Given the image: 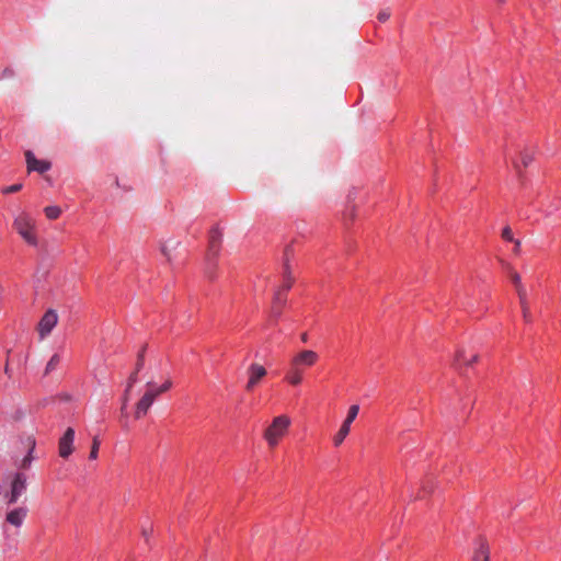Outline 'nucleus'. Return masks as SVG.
Returning a JSON list of instances; mask_svg holds the SVG:
<instances>
[{
  "label": "nucleus",
  "instance_id": "43",
  "mask_svg": "<svg viewBox=\"0 0 561 561\" xmlns=\"http://www.w3.org/2000/svg\"><path fill=\"white\" fill-rule=\"evenodd\" d=\"M34 446H35V443H34V442H32V447H31V450L28 451V455H27V456H31V453H32V450H33Z\"/></svg>",
  "mask_w": 561,
  "mask_h": 561
},
{
  "label": "nucleus",
  "instance_id": "22",
  "mask_svg": "<svg viewBox=\"0 0 561 561\" xmlns=\"http://www.w3.org/2000/svg\"><path fill=\"white\" fill-rule=\"evenodd\" d=\"M358 412H359V407L357 404L351 405L348 409V412H347V416L344 420V423L351 425L354 422V420L356 419Z\"/></svg>",
  "mask_w": 561,
  "mask_h": 561
},
{
  "label": "nucleus",
  "instance_id": "41",
  "mask_svg": "<svg viewBox=\"0 0 561 561\" xmlns=\"http://www.w3.org/2000/svg\"><path fill=\"white\" fill-rule=\"evenodd\" d=\"M345 216H350L351 218L354 217V208L350 210V213H346Z\"/></svg>",
  "mask_w": 561,
  "mask_h": 561
},
{
  "label": "nucleus",
  "instance_id": "9",
  "mask_svg": "<svg viewBox=\"0 0 561 561\" xmlns=\"http://www.w3.org/2000/svg\"><path fill=\"white\" fill-rule=\"evenodd\" d=\"M25 160L27 164V171H36L38 173H45L50 169V162L45 160H37L34 153L30 150L25 152Z\"/></svg>",
  "mask_w": 561,
  "mask_h": 561
},
{
  "label": "nucleus",
  "instance_id": "18",
  "mask_svg": "<svg viewBox=\"0 0 561 561\" xmlns=\"http://www.w3.org/2000/svg\"><path fill=\"white\" fill-rule=\"evenodd\" d=\"M293 283H294V278L291 276L290 266H289L288 262L286 261L284 263V284L279 289L283 293L287 291L291 288Z\"/></svg>",
  "mask_w": 561,
  "mask_h": 561
},
{
  "label": "nucleus",
  "instance_id": "23",
  "mask_svg": "<svg viewBox=\"0 0 561 561\" xmlns=\"http://www.w3.org/2000/svg\"><path fill=\"white\" fill-rule=\"evenodd\" d=\"M146 389L150 391L156 398L163 393L162 390H160V387H158L152 380L146 383Z\"/></svg>",
  "mask_w": 561,
  "mask_h": 561
},
{
  "label": "nucleus",
  "instance_id": "42",
  "mask_svg": "<svg viewBox=\"0 0 561 561\" xmlns=\"http://www.w3.org/2000/svg\"><path fill=\"white\" fill-rule=\"evenodd\" d=\"M4 373H5L8 376H11V374H10V368H9L8 364H7V365H5V367H4Z\"/></svg>",
  "mask_w": 561,
  "mask_h": 561
},
{
  "label": "nucleus",
  "instance_id": "30",
  "mask_svg": "<svg viewBox=\"0 0 561 561\" xmlns=\"http://www.w3.org/2000/svg\"><path fill=\"white\" fill-rule=\"evenodd\" d=\"M522 312H523L524 320L526 322H530L531 321L530 308L529 307L522 308Z\"/></svg>",
  "mask_w": 561,
  "mask_h": 561
},
{
  "label": "nucleus",
  "instance_id": "3",
  "mask_svg": "<svg viewBox=\"0 0 561 561\" xmlns=\"http://www.w3.org/2000/svg\"><path fill=\"white\" fill-rule=\"evenodd\" d=\"M35 219L28 214L22 213L15 217L13 227L23 240L30 245H37V237L35 233Z\"/></svg>",
  "mask_w": 561,
  "mask_h": 561
},
{
  "label": "nucleus",
  "instance_id": "7",
  "mask_svg": "<svg viewBox=\"0 0 561 561\" xmlns=\"http://www.w3.org/2000/svg\"><path fill=\"white\" fill-rule=\"evenodd\" d=\"M247 374H248L249 378H248V382L245 385V390L251 391L267 375V370L261 364L252 363L249 366Z\"/></svg>",
  "mask_w": 561,
  "mask_h": 561
},
{
  "label": "nucleus",
  "instance_id": "26",
  "mask_svg": "<svg viewBox=\"0 0 561 561\" xmlns=\"http://www.w3.org/2000/svg\"><path fill=\"white\" fill-rule=\"evenodd\" d=\"M510 277H511L512 282L514 283L515 287L523 285L520 276L517 272L510 270Z\"/></svg>",
  "mask_w": 561,
  "mask_h": 561
},
{
  "label": "nucleus",
  "instance_id": "44",
  "mask_svg": "<svg viewBox=\"0 0 561 561\" xmlns=\"http://www.w3.org/2000/svg\"><path fill=\"white\" fill-rule=\"evenodd\" d=\"M500 2H504L505 0H499Z\"/></svg>",
  "mask_w": 561,
  "mask_h": 561
},
{
  "label": "nucleus",
  "instance_id": "31",
  "mask_svg": "<svg viewBox=\"0 0 561 561\" xmlns=\"http://www.w3.org/2000/svg\"><path fill=\"white\" fill-rule=\"evenodd\" d=\"M160 387V390H162V392H167L169 389H171L172 387V380L170 378H168Z\"/></svg>",
  "mask_w": 561,
  "mask_h": 561
},
{
  "label": "nucleus",
  "instance_id": "10",
  "mask_svg": "<svg viewBox=\"0 0 561 561\" xmlns=\"http://www.w3.org/2000/svg\"><path fill=\"white\" fill-rule=\"evenodd\" d=\"M75 431L68 427L59 439V456H70L73 451Z\"/></svg>",
  "mask_w": 561,
  "mask_h": 561
},
{
  "label": "nucleus",
  "instance_id": "36",
  "mask_svg": "<svg viewBox=\"0 0 561 561\" xmlns=\"http://www.w3.org/2000/svg\"><path fill=\"white\" fill-rule=\"evenodd\" d=\"M144 396H146L152 403L156 400V397H153V394L150 391H148L147 389H146Z\"/></svg>",
  "mask_w": 561,
  "mask_h": 561
},
{
  "label": "nucleus",
  "instance_id": "15",
  "mask_svg": "<svg viewBox=\"0 0 561 561\" xmlns=\"http://www.w3.org/2000/svg\"><path fill=\"white\" fill-rule=\"evenodd\" d=\"M151 405L152 402L146 396L142 394V397L136 403L135 417L141 419L142 416H145L148 413Z\"/></svg>",
  "mask_w": 561,
  "mask_h": 561
},
{
  "label": "nucleus",
  "instance_id": "29",
  "mask_svg": "<svg viewBox=\"0 0 561 561\" xmlns=\"http://www.w3.org/2000/svg\"><path fill=\"white\" fill-rule=\"evenodd\" d=\"M502 238L506 241L513 242L515 239L513 238L512 230L510 227H505L502 231Z\"/></svg>",
  "mask_w": 561,
  "mask_h": 561
},
{
  "label": "nucleus",
  "instance_id": "38",
  "mask_svg": "<svg viewBox=\"0 0 561 561\" xmlns=\"http://www.w3.org/2000/svg\"><path fill=\"white\" fill-rule=\"evenodd\" d=\"M3 76H5V77H11V76H13V70H11V69H5V70L3 71Z\"/></svg>",
  "mask_w": 561,
  "mask_h": 561
},
{
  "label": "nucleus",
  "instance_id": "27",
  "mask_svg": "<svg viewBox=\"0 0 561 561\" xmlns=\"http://www.w3.org/2000/svg\"><path fill=\"white\" fill-rule=\"evenodd\" d=\"M100 450V440L94 437L91 445V450L89 456H96Z\"/></svg>",
  "mask_w": 561,
  "mask_h": 561
},
{
  "label": "nucleus",
  "instance_id": "20",
  "mask_svg": "<svg viewBox=\"0 0 561 561\" xmlns=\"http://www.w3.org/2000/svg\"><path fill=\"white\" fill-rule=\"evenodd\" d=\"M60 360H61L60 355L54 354L46 365L45 374L48 375L51 371H54L57 368V366L60 364Z\"/></svg>",
  "mask_w": 561,
  "mask_h": 561
},
{
  "label": "nucleus",
  "instance_id": "40",
  "mask_svg": "<svg viewBox=\"0 0 561 561\" xmlns=\"http://www.w3.org/2000/svg\"><path fill=\"white\" fill-rule=\"evenodd\" d=\"M300 339H301L302 342L306 343L308 341V334L307 333H302Z\"/></svg>",
  "mask_w": 561,
  "mask_h": 561
},
{
  "label": "nucleus",
  "instance_id": "5",
  "mask_svg": "<svg viewBox=\"0 0 561 561\" xmlns=\"http://www.w3.org/2000/svg\"><path fill=\"white\" fill-rule=\"evenodd\" d=\"M27 477L22 472H16L11 481L10 492L5 495L8 504H14L26 491Z\"/></svg>",
  "mask_w": 561,
  "mask_h": 561
},
{
  "label": "nucleus",
  "instance_id": "24",
  "mask_svg": "<svg viewBox=\"0 0 561 561\" xmlns=\"http://www.w3.org/2000/svg\"><path fill=\"white\" fill-rule=\"evenodd\" d=\"M22 187H23L22 183H16V184L3 187L1 192L3 194H12V193H16V192L21 191Z\"/></svg>",
  "mask_w": 561,
  "mask_h": 561
},
{
  "label": "nucleus",
  "instance_id": "8",
  "mask_svg": "<svg viewBox=\"0 0 561 561\" xmlns=\"http://www.w3.org/2000/svg\"><path fill=\"white\" fill-rule=\"evenodd\" d=\"M146 350H147V345H144L141 347V350L139 351V353L137 355V362H136V365H135V370L128 377L127 387H126V390H125V399H124L125 402L127 401V393L129 392V390L133 388V386L138 380V373L144 368Z\"/></svg>",
  "mask_w": 561,
  "mask_h": 561
},
{
  "label": "nucleus",
  "instance_id": "25",
  "mask_svg": "<svg viewBox=\"0 0 561 561\" xmlns=\"http://www.w3.org/2000/svg\"><path fill=\"white\" fill-rule=\"evenodd\" d=\"M520 158H522V165L524 168H527L531 163V161L534 160L533 154L529 153V152H526V151L522 152V157Z\"/></svg>",
  "mask_w": 561,
  "mask_h": 561
},
{
  "label": "nucleus",
  "instance_id": "13",
  "mask_svg": "<svg viewBox=\"0 0 561 561\" xmlns=\"http://www.w3.org/2000/svg\"><path fill=\"white\" fill-rule=\"evenodd\" d=\"M479 356L477 354H472L470 357L466 355V351L460 348L456 352L454 358V366L459 368L462 365L470 366L478 362Z\"/></svg>",
  "mask_w": 561,
  "mask_h": 561
},
{
  "label": "nucleus",
  "instance_id": "32",
  "mask_svg": "<svg viewBox=\"0 0 561 561\" xmlns=\"http://www.w3.org/2000/svg\"><path fill=\"white\" fill-rule=\"evenodd\" d=\"M516 291H517L518 298L527 297L526 289H525V287L523 285L522 286H517L516 287Z\"/></svg>",
  "mask_w": 561,
  "mask_h": 561
},
{
  "label": "nucleus",
  "instance_id": "11",
  "mask_svg": "<svg viewBox=\"0 0 561 561\" xmlns=\"http://www.w3.org/2000/svg\"><path fill=\"white\" fill-rule=\"evenodd\" d=\"M490 560V548L485 538L480 537L476 541V548L473 552V561H489Z\"/></svg>",
  "mask_w": 561,
  "mask_h": 561
},
{
  "label": "nucleus",
  "instance_id": "21",
  "mask_svg": "<svg viewBox=\"0 0 561 561\" xmlns=\"http://www.w3.org/2000/svg\"><path fill=\"white\" fill-rule=\"evenodd\" d=\"M44 213L48 219L55 220L60 216L61 209L58 206H47L44 208Z\"/></svg>",
  "mask_w": 561,
  "mask_h": 561
},
{
  "label": "nucleus",
  "instance_id": "16",
  "mask_svg": "<svg viewBox=\"0 0 561 561\" xmlns=\"http://www.w3.org/2000/svg\"><path fill=\"white\" fill-rule=\"evenodd\" d=\"M286 302V297L284 293L278 289L275 293L274 300H273V307H272V314L274 317H278L280 314V309Z\"/></svg>",
  "mask_w": 561,
  "mask_h": 561
},
{
  "label": "nucleus",
  "instance_id": "28",
  "mask_svg": "<svg viewBox=\"0 0 561 561\" xmlns=\"http://www.w3.org/2000/svg\"><path fill=\"white\" fill-rule=\"evenodd\" d=\"M391 13H390V10L389 9H383L381 10L378 15H377V19L380 21V22H386L389 18H390Z\"/></svg>",
  "mask_w": 561,
  "mask_h": 561
},
{
  "label": "nucleus",
  "instance_id": "4",
  "mask_svg": "<svg viewBox=\"0 0 561 561\" xmlns=\"http://www.w3.org/2000/svg\"><path fill=\"white\" fill-rule=\"evenodd\" d=\"M318 354L311 350H302L294 355L289 362V367L304 374L305 368L312 367L318 362Z\"/></svg>",
  "mask_w": 561,
  "mask_h": 561
},
{
  "label": "nucleus",
  "instance_id": "1",
  "mask_svg": "<svg viewBox=\"0 0 561 561\" xmlns=\"http://www.w3.org/2000/svg\"><path fill=\"white\" fill-rule=\"evenodd\" d=\"M221 239L222 236L220 231L217 228H214L210 230L209 233V241H208V249L206 253V265H205V273L209 278L214 277L215 270L217 266V259L220 253L221 249Z\"/></svg>",
  "mask_w": 561,
  "mask_h": 561
},
{
  "label": "nucleus",
  "instance_id": "6",
  "mask_svg": "<svg viewBox=\"0 0 561 561\" xmlns=\"http://www.w3.org/2000/svg\"><path fill=\"white\" fill-rule=\"evenodd\" d=\"M57 322L58 314L56 310L48 309L37 324V332L39 334V339L43 340L47 335H49L53 329L56 327Z\"/></svg>",
  "mask_w": 561,
  "mask_h": 561
},
{
  "label": "nucleus",
  "instance_id": "14",
  "mask_svg": "<svg viewBox=\"0 0 561 561\" xmlns=\"http://www.w3.org/2000/svg\"><path fill=\"white\" fill-rule=\"evenodd\" d=\"M180 242L173 239L161 242L160 251L165 260L171 263L174 257V252L176 251Z\"/></svg>",
  "mask_w": 561,
  "mask_h": 561
},
{
  "label": "nucleus",
  "instance_id": "17",
  "mask_svg": "<svg viewBox=\"0 0 561 561\" xmlns=\"http://www.w3.org/2000/svg\"><path fill=\"white\" fill-rule=\"evenodd\" d=\"M285 380L291 386H298L302 381V374L297 369L288 367V370L285 375Z\"/></svg>",
  "mask_w": 561,
  "mask_h": 561
},
{
  "label": "nucleus",
  "instance_id": "39",
  "mask_svg": "<svg viewBox=\"0 0 561 561\" xmlns=\"http://www.w3.org/2000/svg\"><path fill=\"white\" fill-rule=\"evenodd\" d=\"M513 242L515 243V249H514L515 252H518L519 247H520V241L519 240H514Z\"/></svg>",
  "mask_w": 561,
  "mask_h": 561
},
{
  "label": "nucleus",
  "instance_id": "37",
  "mask_svg": "<svg viewBox=\"0 0 561 561\" xmlns=\"http://www.w3.org/2000/svg\"><path fill=\"white\" fill-rule=\"evenodd\" d=\"M519 304H520V308L529 307L528 301H527V297L519 298Z\"/></svg>",
  "mask_w": 561,
  "mask_h": 561
},
{
  "label": "nucleus",
  "instance_id": "2",
  "mask_svg": "<svg viewBox=\"0 0 561 561\" xmlns=\"http://www.w3.org/2000/svg\"><path fill=\"white\" fill-rule=\"evenodd\" d=\"M290 423L289 416L284 414L273 419L272 423L264 431V438L268 446L278 444L279 439L286 435Z\"/></svg>",
  "mask_w": 561,
  "mask_h": 561
},
{
  "label": "nucleus",
  "instance_id": "35",
  "mask_svg": "<svg viewBox=\"0 0 561 561\" xmlns=\"http://www.w3.org/2000/svg\"><path fill=\"white\" fill-rule=\"evenodd\" d=\"M30 460H31V458H24L22 463H21V466H20V468L21 469H27L28 466H30Z\"/></svg>",
  "mask_w": 561,
  "mask_h": 561
},
{
  "label": "nucleus",
  "instance_id": "34",
  "mask_svg": "<svg viewBox=\"0 0 561 561\" xmlns=\"http://www.w3.org/2000/svg\"><path fill=\"white\" fill-rule=\"evenodd\" d=\"M514 168L516 169L517 173H518V178L520 181H523V172H522V169H520V165L519 163L515 162L514 163Z\"/></svg>",
  "mask_w": 561,
  "mask_h": 561
},
{
  "label": "nucleus",
  "instance_id": "33",
  "mask_svg": "<svg viewBox=\"0 0 561 561\" xmlns=\"http://www.w3.org/2000/svg\"><path fill=\"white\" fill-rule=\"evenodd\" d=\"M430 492H432V488L426 486V485L423 486L422 491L415 496V500L416 499H423V494L424 493H430Z\"/></svg>",
  "mask_w": 561,
  "mask_h": 561
},
{
  "label": "nucleus",
  "instance_id": "12",
  "mask_svg": "<svg viewBox=\"0 0 561 561\" xmlns=\"http://www.w3.org/2000/svg\"><path fill=\"white\" fill-rule=\"evenodd\" d=\"M27 515L26 507H18L7 513L5 520L14 527H20Z\"/></svg>",
  "mask_w": 561,
  "mask_h": 561
},
{
  "label": "nucleus",
  "instance_id": "19",
  "mask_svg": "<svg viewBox=\"0 0 561 561\" xmlns=\"http://www.w3.org/2000/svg\"><path fill=\"white\" fill-rule=\"evenodd\" d=\"M350 428H351L350 424H346L344 422L342 423L340 430L337 431V433L333 437V443H334L335 446H339V445H341L343 443V440L345 439V437L350 433Z\"/></svg>",
  "mask_w": 561,
  "mask_h": 561
}]
</instances>
